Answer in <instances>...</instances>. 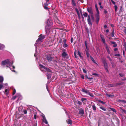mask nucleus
Wrapping results in <instances>:
<instances>
[{"mask_svg":"<svg viewBox=\"0 0 126 126\" xmlns=\"http://www.w3.org/2000/svg\"><path fill=\"white\" fill-rule=\"evenodd\" d=\"M13 63V62L11 63L8 60H6L2 62L1 65L3 66V67H4V65H6V67H7L10 65H12Z\"/></svg>","mask_w":126,"mask_h":126,"instance_id":"1","label":"nucleus"},{"mask_svg":"<svg viewBox=\"0 0 126 126\" xmlns=\"http://www.w3.org/2000/svg\"><path fill=\"white\" fill-rule=\"evenodd\" d=\"M45 38V35L41 34L39 36L38 40L36 41V44H39L41 43Z\"/></svg>","mask_w":126,"mask_h":126,"instance_id":"2","label":"nucleus"},{"mask_svg":"<svg viewBox=\"0 0 126 126\" xmlns=\"http://www.w3.org/2000/svg\"><path fill=\"white\" fill-rule=\"evenodd\" d=\"M46 58L48 61L50 62L54 58V57L52 56L51 55L49 54L47 56Z\"/></svg>","mask_w":126,"mask_h":126,"instance_id":"3","label":"nucleus"},{"mask_svg":"<svg viewBox=\"0 0 126 126\" xmlns=\"http://www.w3.org/2000/svg\"><path fill=\"white\" fill-rule=\"evenodd\" d=\"M87 10L89 13L90 14V15L94 14L93 9L91 7H89L87 8Z\"/></svg>","mask_w":126,"mask_h":126,"instance_id":"4","label":"nucleus"},{"mask_svg":"<svg viewBox=\"0 0 126 126\" xmlns=\"http://www.w3.org/2000/svg\"><path fill=\"white\" fill-rule=\"evenodd\" d=\"M45 30L46 33L48 34L50 32L49 27L47 26H46L45 27Z\"/></svg>","mask_w":126,"mask_h":126,"instance_id":"5","label":"nucleus"},{"mask_svg":"<svg viewBox=\"0 0 126 126\" xmlns=\"http://www.w3.org/2000/svg\"><path fill=\"white\" fill-rule=\"evenodd\" d=\"M104 65L106 71L108 73L109 72V71L107 68L108 65L107 63L106 62H104Z\"/></svg>","mask_w":126,"mask_h":126,"instance_id":"6","label":"nucleus"},{"mask_svg":"<svg viewBox=\"0 0 126 126\" xmlns=\"http://www.w3.org/2000/svg\"><path fill=\"white\" fill-rule=\"evenodd\" d=\"M107 51L109 54H110V51L109 48L107 44L105 45Z\"/></svg>","mask_w":126,"mask_h":126,"instance_id":"7","label":"nucleus"},{"mask_svg":"<svg viewBox=\"0 0 126 126\" xmlns=\"http://www.w3.org/2000/svg\"><path fill=\"white\" fill-rule=\"evenodd\" d=\"M99 14H96V22L97 23H98L99 19Z\"/></svg>","mask_w":126,"mask_h":126,"instance_id":"8","label":"nucleus"},{"mask_svg":"<svg viewBox=\"0 0 126 126\" xmlns=\"http://www.w3.org/2000/svg\"><path fill=\"white\" fill-rule=\"evenodd\" d=\"M45 70V71L46 72H51V70L49 69L48 68L45 67V68L44 69Z\"/></svg>","mask_w":126,"mask_h":126,"instance_id":"9","label":"nucleus"},{"mask_svg":"<svg viewBox=\"0 0 126 126\" xmlns=\"http://www.w3.org/2000/svg\"><path fill=\"white\" fill-rule=\"evenodd\" d=\"M67 55V54L65 52H63V53L62 55V57H63L64 58H65Z\"/></svg>","mask_w":126,"mask_h":126,"instance_id":"10","label":"nucleus"},{"mask_svg":"<svg viewBox=\"0 0 126 126\" xmlns=\"http://www.w3.org/2000/svg\"><path fill=\"white\" fill-rule=\"evenodd\" d=\"M66 122L68 124H71L72 123V121L70 119H68L66 120Z\"/></svg>","mask_w":126,"mask_h":126,"instance_id":"11","label":"nucleus"},{"mask_svg":"<svg viewBox=\"0 0 126 126\" xmlns=\"http://www.w3.org/2000/svg\"><path fill=\"white\" fill-rule=\"evenodd\" d=\"M79 113L80 114H84V111L82 109H80L79 110Z\"/></svg>","mask_w":126,"mask_h":126,"instance_id":"12","label":"nucleus"},{"mask_svg":"<svg viewBox=\"0 0 126 126\" xmlns=\"http://www.w3.org/2000/svg\"><path fill=\"white\" fill-rule=\"evenodd\" d=\"M82 91L88 94V93L89 91L87 90H86L84 89H82Z\"/></svg>","mask_w":126,"mask_h":126,"instance_id":"13","label":"nucleus"},{"mask_svg":"<svg viewBox=\"0 0 126 126\" xmlns=\"http://www.w3.org/2000/svg\"><path fill=\"white\" fill-rule=\"evenodd\" d=\"M88 22V24L91 26L92 25V22L91 21V19H87Z\"/></svg>","mask_w":126,"mask_h":126,"instance_id":"14","label":"nucleus"},{"mask_svg":"<svg viewBox=\"0 0 126 126\" xmlns=\"http://www.w3.org/2000/svg\"><path fill=\"white\" fill-rule=\"evenodd\" d=\"M85 51L86 52L87 57H89V54L88 52V50H85Z\"/></svg>","mask_w":126,"mask_h":126,"instance_id":"15","label":"nucleus"},{"mask_svg":"<svg viewBox=\"0 0 126 126\" xmlns=\"http://www.w3.org/2000/svg\"><path fill=\"white\" fill-rule=\"evenodd\" d=\"M4 45L1 44H0V49H1L4 48Z\"/></svg>","mask_w":126,"mask_h":126,"instance_id":"16","label":"nucleus"},{"mask_svg":"<svg viewBox=\"0 0 126 126\" xmlns=\"http://www.w3.org/2000/svg\"><path fill=\"white\" fill-rule=\"evenodd\" d=\"M3 78L2 76H0V82L1 83L3 82Z\"/></svg>","mask_w":126,"mask_h":126,"instance_id":"17","label":"nucleus"},{"mask_svg":"<svg viewBox=\"0 0 126 126\" xmlns=\"http://www.w3.org/2000/svg\"><path fill=\"white\" fill-rule=\"evenodd\" d=\"M43 118L44 119L43 120V122H44L46 124H47L48 123V122L45 119V117L44 116H43Z\"/></svg>","mask_w":126,"mask_h":126,"instance_id":"18","label":"nucleus"},{"mask_svg":"<svg viewBox=\"0 0 126 126\" xmlns=\"http://www.w3.org/2000/svg\"><path fill=\"white\" fill-rule=\"evenodd\" d=\"M92 108H93V109L94 110H96V107H95V106L93 104L92 105Z\"/></svg>","mask_w":126,"mask_h":126,"instance_id":"19","label":"nucleus"},{"mask_svg":"<svg viewBox=\"0 0 126 126\" xmlns=\"http://www.w3.org/2000/svg\"><path fill=\"white\" fill-rule=\"evenodd\" d=\"M120 110H122L124 113H125V114L126 113V110H125L123 109L122 108H120Z\"/></svg>","mask_w":126,"mask_h":126,"instance_id":"20","label":"nucleus"},{"mask_svg":"<svg viewBox=\"0 0 126 126\" xmlns=\"http://www.w3.org/2000/svg\"><path fill=\"white\" fill-rule=\"evenodd\" d=\"M106 95L107 96H108V97H114V95H112V94H106Z\"/></svg>","mask_w":126,"mask_h":126,"instance_id":"21","label":"nucleus"},{"mask_svg":"<svg viewBox=\"0 0 126 126\" xmlns=\"http://www.w3.org/2000/svg\"><path fill=\"white\" fill-rule=\"evenodd\" d=\"M85 44L86 49V50H88V48L87 46V42L86 41H85Z\"/></svg>","mask_w":126,"mask_h":126,"instance_id":"22","label":"nucleus"},{"mask_svg":"<svg viewBox=\"0 0 126 126\" xmlns=\"http://www.w3.org/2000/svg\"><path fill=\"white\" fill-rule=\"evenodd\" d=\"M118 102H125L126 103V101H124L122 100H118Z\"/></svg>","mask_w":126,"mask_h":126,"instance_id":"23","label":"nucleus"},{"mask_svg":"<svg viewBox=\"0 0 126 126\" xmlns=\"http://www.w3.org/2000/svg\"><path fill=\"white\" fill-rule=\"evenodd\" d=\"M90 57L91 60L93 61V62L94 63H96V62L95 61V60H94V59L91 56H90Z\"/></svg>","mask_w":126,"mask_h":126,"instance_id":"24","label":"nucleus"},{"mask_svg":"<svg viewBox=\"0 0 126 126\" xmlns=\"http://www.w3.org/2000/svg\"><path fill=\"white\" fill-rule=\"evenodd\" d=\"M72 2L73 4V5L74 6H76V4L74 1V0H72Z\"/></svg>","mask_w":126,"mask_h":126,"instance_id":"25","label":"nucleus"},{"mask_svg":"<svg viewBox=\"0 0 126 126\" xmlns=\"http://www.w3.org/2000/svg\"><path fill=\"white\" fill-rule=\"evenodd\" d=\"M100 108L104 111H106V110L105 108L103 107H100Z\"/></svg>","mask_w":126,"mask_h":126,"instance_id":"26","label":"nucleus"},{"mask_svg":"<svg viewBox=\"0 0 126 126\" xmlns=\"http://www.w3.org/2000/svg\"><path fill=\"white\" fill-rule=\"evenodd\" d=\"M39 66L41 68L45 69L46 67L44 66L41 64H39Z\"/></svg>","mask_w":126,"mask_h":126,"instance_id":"27","label":"nucleus"},{"mask_svg":"<svg viewBox=\"0 0 126 126\" xmlns=\"http://www.w3.org/2000/svg\"><path fill=\"white\" fill-rule=\"evenodd\" d=\"M97 12V13L96 14H99V12L98 11V8H95Z\"/></svg>","mask_w":126,"mask_h":126,"instance_id":"28","label":"nucleus"},{"mask_svg":"<svg viewBox=\"0 0 126 126\" xmlns=\"http://www.w3.org/2000/svg\"><path fill=\"white\" fill-rule=\"evenodd\" d=\"M102 41L103 42L104 44L105 45L106 44V43H105V39L104 38L102 39Z\"/></svg>","mask_w":126,"mask_h":126,"instance_id":"29","label":"nucleus"},{"mask_svg":"<svg viewBox=\"0 0 126 126\" xmlns=\"http://www.w3.org/2000/svg\"><path fill=\"white\" fill-rule=\"evenodd\" d=\"M91 15L92 20H94V14Z\"/></svg>","mask_w":126,"mask_h":126,"instance_id":"30","label":"nucleus"},{"mask_svg":"<svg viewBox=\"0 0 126 126\" xmlns=\"http://www.w3.org/2000/svg\"><path fill=\"white\" fill-rule=\"evenodd\" d=\"M8 91L7 89H6L5 91V94H6V95H7L8 94Z\"/></svg>","mask_w":126,"mask_h":126,"instance_id":"31","label":"nucleus"},{"mask_svg":"<svg viewBox=\"0 0 126 126\" xmlns=\"http://www.w3.org/2000/svg\"><path fill=\"white\" fill-rule=\"evenodd\" d=\"M114 30H113L112 32V33H111V36L113 37V36H114Z\"/></svg>","mask_w":126,"mask_h":126,"instance_id":"32","label":"nucleus"},{"mask_svg":"<svg viewBox=\"0 0 126 126\" xmlns=\"http://www.w3.org/2000/svg\"><path fill=\"white\" fill-rule=\"evenodd\" d=\"M88 94L92 97L93 96V94H92L91 93H90L89 92H88Z\"/></svg>","mask_w":126,"mask_h":126,"instance_id":"33","label":"nucleus"},{"mask_svg":"<svg viewBox=\"0 0 126 126\" xmlns=\"http://www.w3.org/2000/svg\"><path fill=\"white\" fill-rule=\"evenodd\" d=\"M115 11H116L118 8V7L117 5H115L114 6Z\"/></svg>","mask_w":126,"mask_h":126,"instance_id":"34","label":"nucleus"},{"mask_svg":"<svg viewBox=\"0 0 126 126\" xmlns=\"http://www.w3.org/2000/svg\"><path fill=\"white\" fill-rule=\"evenodd\" d=\"M78 55L80 57H82V56L81 55V53H80V52L79 51H78Z\"/></svg>","mask_w":126,"mask_h":126,"instance_id":"35","label":"nucleus"},{"mask_svg":"<svg viewBox=\"0 0 126 126\" xmlns=\"http://www.w3.org/2000/svg\"><path fill=\"white\" fill-rule=\"evenodd\" d=\"M83 16L85 17H87V16L88 15L87 13H85L84 14H83Z\"/></svg>","mask_w":126,"mask_h":126,"instance_id":"36","label":"nucleus"},{"mask_svg":"<svg viewBox=\"0 0 126 126\" xmlns=\"http://www.w3.org/2000/svg\"><path fill=\"white\" fill-rule=\"evenodd\" d=\"M111 110L113 111L114 112H116V111L115 109L113 108H111Z\"/></svg>","mask_w":126,"mask_h":126,"instance_id":"37","label":"nucleus"},{"mask_svg":"<svg viewBox=\"0 0 126 126\" xmlns=\"http://www.w3.org/2000/svg\"><path fill=\"white\" fill-rule=\"evenodd\" d=\"M99 102H100V103H102V104H105L106 103V102H104L102 101L101 100H99Z\"/></svg>","mask_w":126,"mask_h":126,"instance_id":"38","label":"nucleus"},{"mask_svg":"<svg viewBox=\"0 0 126 126\" xmlns=\"http://www.w3.org/2000/svg\"><path fill=\"white\" fill-rule=\"evenodd\" d=\"M44 8L46 10H48L49 9V8H48L47 6H44Z\"/></svg>","mask_w":126,"mask_h":126,"instance_id":"39","label":"nucleus"},{"mask_svg":"<svg viewBox=\"0 0 126 126\" xmlns=\"http://www.w3.org/2000/svg\"><path fill=\"white\" fill-rule=\"evenodd\" d=\"M107 12V10L106 9H104V13L105 14H106Z\"/></svg>","mask_w":126,"mask_h":126,"instance_id":"40","label":"nucleus"},{"mask_svg":"<svg viewBox=\"0 0 126 126\" xmlns=\"http://www.w3.org/2000/svg\"><path fill=\"white\" fill-rule=\"evenodd\" d=\"M3 87V85L2 84H0V90Z\"/></svg>","mask_w":126,"mask_h":126,"instance_id":"41","label":"nucleus"},{"mask_svg":"<svg viewBox=\"0 0 126 126\" xmlns=\"http://www.w3.org/2000/svg\"><path fill=\"white\" fill-rule=\"evenodd\" d=\"M16 90L15 89H14L13 90V94L14 95L16 93Z\"/></svg>","mask_w":126,"mask_h":126,"instance_id":"42","label":"nucleus"},{"mask_svg":"<svg viewBox=\"0 0 126 126\" xmlns=\"http://www.w3.org/2000/svg\"><path fill=\"white\" fill-rule=\"evenodd\" d=\"M78 104L80 105H81L82 104V103L80 101H78Z\"/></svg>","mask_w":126,"mask_h":126,"instance_id":"43","label":"nucleus"},{"mask_svg":"<svg viewBox=\"0 0 126 126\" xmlns=\"http://www.w3.org/2000/svg\"><path fill=\"white\" fill-rule=\"evenodd\" d=\"M16 96H14L12 98V99L13 100H14L16 98Z\"/></svg>","mask_w":126,"mask_h":126,"instance_id":"44","label":"nucleus"},{"mask_svg":"<svg viewBox=\"0 0 126 126\" xmlns=\"http://www.w3.org/2000/svg\"><path fill=\"white\" fill-rule=\"evenodd\" d=\"M86 100V98H82L81 99V101H82V102H83V101H84L85 100Z\"/></svg>","mask_w":126,"mask_h":126,"instance_id":"45","label":"nucleus"},{"mask_svg":"<svg viewBox=\"0 0 126 126\" xmlns=\"http://www.w3.org/2000/svg\"><path fill=\"white\" fill-rule=\"evenodd\" d=\"M114 56L119 57L120 56V55L119 54H115L114 55Z\"/></svg>","mask_w":126,"mask_h":126,"instance_id":"46","label":"nucleus"},{"mask_svg":"<svg viewBox=\"0 0 126 126\" xmlns=\"http://www.w3.org/2000/svg\"><path fill=\"white\" fill-rule=\"evenodd\" d=\"M44 6H47L48 5V4L47 3H44Z\"/></svg>","mask_w":126,"mask_h":126,"instance_id":"47","label":"nucleus"},{"mask_svg":"<svg viewBox=\"0 0 126 126\" xmlns=\"http://www.w3.org/2000/svg\"><path fill=\"white\" fill-rule=\"evenodd\" d=\"M119 75L121 77H123L124 76V75L123 74L120 73L119 74Z\"/></svg>","mask_w":126,"mask_h":126,"instance_id":"48","label":"nucleus"},{"mask_svg":"<svg viewBox=\"0 0 126 126\" xmlns=\"http://www.w3.org/2000/svg\"><path fill=\"white\" fill-rule=\"evenodd\" d=\"M24 114H26L27 113V111L26 110H25L24 111Z\"/></svg>","mask_w":126,"mask_h":126,"instance_id":"49","label":"nucleus"},{"mask_svg":"<svg viewBox=\"0 0 126 126\" xmlns=\"http://www.w3.org/2000/svg\"><path fill=\"white\" fill-rule=\"evenodd\" d=\"M108 58L110 61H111V59L110 58L109 56H108L107 57Z\"/></svg>","mask_w":126,"mask_h":126,"instance_id":"50","label":"nucleus"},{"mask_svg":"<svg viewBox=\"0 0 126 126\" xmlns=\"http://www.w3.org/2000/svg\"><path fill=\"white\" fill-rule=\"evenodd\" d=\"M101 38V39H102L104 38L103 36L101 35H100Z\"/></svg>","mask_w":126,"mask_h":126,"instance_id":"51","label":"nucleus"},{"mask_svg":"<svg viewBox=\"0 0 126 126\" xmlns=\"http://www.w3.org/2000/svg\"><path fill=\"white\" fill-rule=\"evenodd\" d=\"M34 118L35 119H36V115L35 114L34 115Z\"/></svg>","mask_w":126,"mask_h":126,"instance_id":"52","label":"nucleus"},{"mask_svg":"<svg viewBox=\"0 0 126 126\" xmlns=\"http://www.w3.org/2000/svg\"><path fill=\"white\" fill-rule=\"evenodd\" d=\"M92 75L95 76H97L98 75V74L96 73H93L92 74Z\"/></svg>","mask_w":126,"mask_h":126,"instance_id":"53","label":"nucleus"},{"mask_svg":"<svg viewBox=\"0 0 126 126\" xmlns=\"http://www.w3.org/2000/svg\"><path fill=\"white\" fill-rule=\"evenodd\" d=\"M111 2L113 4L115 5V2L114 1H112Z\"/></svg>","mask_w":126,"mask_h":126,"instance_id":"54","label":"nucleus"},{"mask_svg":"<svg viewBox=\"0 0 126 126\" xmlns=\"http://www.w3.org/2000/svg\"><path fill=\"white\" fill-rule=\"evenodd\" d=\"M111 43L112 44H116V43L115 42L112 41V42H111Z\"/></svg>","mask_w":126,"mask_h":126,"instance_id":"55","label":"nucleus"},{"mask_svg":"<svg viewBox=\"0 0 126 126\" xmlns=\"http://www.w3.org/2000/svg\"><path fill=\"white\" fill-rule=\"evenodd\" d=\"M83 72H84V73H86V71L84 69H83Z\"/></svg>","mask_w":126,"mask_h":126,"instance_id":"56","label":"nucleus"},{"mask_svg":"<svg viewBox=\"0 0 126 126\" xmlns=\"http://www.w3.org/2000/svg\"><path fill=\"white\" fill-rule=\"evenodd\" d=\"M117 46V45L116 44H115L113 46V47H116Z\"/></svg>","mask_w":126,"mask_h":126,"instance_id":"57","label":"nucleus"},{"mask_svg":"<svg viewBox=\"0 0 126 126\" xmlns=\"http://www.w3.org/2000/svg\"><path fill=\"white\" fill-rule=\"evenodd\" d=\"M64 46L65 47H67L68 46L67 45L66 43H64Z\"/></svg>","mask_w":126,"mask_h":126,"instance_id":"58","label":"nucleus"},{"mask_svg":"<svg viewBox=\"0 0 126 126\" xmlns=\"http://www.w3.org/2000/svg\"><path fill=\"white\" fill-rule=\"evenodd\" d=\"M66 39H64L63 41V42L64 43H66Z\"/></svg>","mask_w":126,"mask_h":126,"instance_id":"59","label":"nucleus"},{"mask_svg":"<svg viewBox=\"0 0 126 126\" xmlns=\"http://www.w3.org/2000/svg\"><path fill=\"white\" fill-rule=\"evenodd\" d=\"M88 19H90V17L89 16V15L88 16Z\"/></svg>","mask_w":126,"mask_h":126,"instance_id":"60","label":"nucleus"},{"mask_svg":"<svg viewBox=\"0 0 126 126\" xmlns=\"http://www.w3.org/2000/svg\"><path fill=\"white\" fill-rule=\"evenodd\" d=\"M118 50V48H115L114 49V51H116L117 50Z\"/></svg>","mask_w":126,"mask_h":126,"instance_id":"61","label":"nucleus"},{"mask_svg":"<svg viewBox=\"0 0 126 126\" xmlns=\"http://www.w3.org/2000/svg\"><path fill=\"white\" fill-rule=\"evenodd\" d=\"M124 32L126 34V28L124 29Z\"/></svg>","mask_w":126,"mask_h":126,"instance_id":"62","label":"nucleus"},{"mask_svg":"<svg viewBox=\"0 0 126 126\" xmlns=\"http://www.w3.org/2000/svg\"><path fill=\"white\" fill-rule=\"evenodd\" d=\"M74 55H75V58H77V56H76V53H75V52H74Z\"/></svg>","mask_w":126,"mask_h":126,"instance_id":"63","label":"nucleus"},{"mask_svg":"<svg viewBox=\"0 0 126 126\" xmlns=\"http://www.w3.org/2000/svg\"><path fill=\"white\" fill-rule=\"evenodd\" d=\"M73 38H71V42L72 43L73 42Z\"/></svg>","mask_w":126,"mask_h":126,"instance_id":"64","label":"nucleus"}]
</instances>
